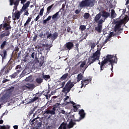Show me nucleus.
Returning <instances> with one entry per match:
<instances>
[{
	"label": "nucleus",
	"mask_w": 129,
	"mask_h": 129,
	"mask_svg": "<svg viewBox=\"0 0 129 129\" xmlns=\"http://www.w3.org/2000/svg\"><path fill=\"white\" fill-rule=\"evenodd\" d=\"M117 57L116 55H107L106 57L101 62H99V64L100 65V71H103L104 69V66L106 63L109 62V65H111V70L112 71L113 69V64L117 63Z\"/></svg>",
	"instance_id": "nucleus-1"
},
{
	"label": "nucleus",
	"mask_w": 129,
	"mask_h": 129,
	"mask_svg": "<svg viewBox=\"0 0 129 129\" xmlns=\"http://www.w3.org/2000/svg\"><path fill=\"white\" fill-rule=\"evenodd\" d=\"M99 40L97 41V42L96 43V45H97V50L95 52L93 53L92 55L88 58V63L90 64H92V63H94L95 61L98 60L100 59L101 56V49L102 48L103 45L100 44L99 45Z\"/></svg>",
	"instance_id": "nucleus-2"
},
{
	"label": "nucleus",
	"mask_w": 129,
	"mask_h": 129,
	"mask_svg": "<svg viewBox=\"0 0 129 129\" xmlns=\"http://www.w3.org/2000/svg\"><path fill=\"white\" fill-rule=\"evenodd\" d=\"M66 82L65 81H61L60 82L59 84L60 88H63L61 92H63V93H64L65 96L68 95V94L71 90L72 88H73V87H74L75 86L74 83L73 82H71V80H69V81H68L66 84Z\"/></svg>",
	"instance_id": "nucleus-3"
},
{
	"label": "nucleus",
	"mask_w": 129,
	"mask_h": 129,
	"mask_svg": "<svg viewBox=\"0 0 129 129\" xmlns=\"http://www.w3.org/2000/svg\"><path fill=\"white\" fill-rule=\"evenodd\" d=\"M95 0H83L79 4L81 9L85 8V7H92L95 5Z\"/></svg>",
	"instance_id": "nucleus-4"
},
{
	"label": "nucleus",
	"mask_w": 129,
	"mask_h": 129,
	"mask_svg": "<svg viewBox=\"0 0 129 129\" xmlns=\"http://www.w3.org/2000/svg\"><path fill=\"white\" fill-rule=\"evenodd\" d=\"M11 16H9L8 17H5L4 21H3V24L1 25V29H5V28H9V30H11L12 26L10 25L11 23Z\"/></svg>",
	"instance_id": "nucleus-5"
},
{
	"label": "nucleus",
	"mask_w": 129,
	"mask_h": 129,
	"mask_svg": "<svg viewBox=\"0 0 129 129\" xmlns=\"http://www.w3.org/2000/svg\"><path fill=\"white\" fill-rule=\"evenodd\" d=\"M75 118V116L74 115H71V114H69L67 117V122H68L69 120H70V122L67 125V127L69 128H73L75 126V125H76V122H79L80 120L77 119H73V118Z\"/></svg>",
	"instance_id": "nucleus-6"
},
{
	"label": "nucleus",
	"mask_w": 129,
	"mask_h": 129,
	"mask_svg": "<svg viewBox=\"0 0 129 129\" xmlns=\"http://www.w3.org/2000/svg\"><path fill=\"white\" fill-rule=\"evenodd\" d=\"M57 106L54 105L52 110L49 108L45 109L44 111H42L43 115L45 117H48L49 114L52 116L53 115L55 114V111H56Z\"/></svg>",
	"instance_id": "nucleus-7"
},
{
	"label": "nucleus",
	"mask_w": 129,
	"mask_h": 129,
	"mask_svg": "<svg viewBox=\"0 0 129 129\" xmlns=\"http://www.w3.org/2000/svg\"><path fill=\"white\" fill-rule=\"evenodd\" d=\"M119 21H117L115 22L116 25L114 26V31L116 34H119L121 30V26L124 24V20L119 19Z\"/></svg>",
	"instance_id": "nucleus-8"
},
{
	"label": "nucleus",
	"mask_w": 129,
	"mask_h": 129,
	"mask_svg": "<svg viewBox=\"0 0 129 129\" xmlns=\"http://www.w3.org/2000/svg\"><path fill=\"white\" fill-rule=\"evenodd\" d=\"M9 28H5L3 29L4 30L1 32V38L3 39L4 38V40H9V37L10 35V31L9 30Z\"/></svg>",
	"instance_id": "nucleus-9"
},
{
	"label": "nucleus",
	"mask_w": 129,
	"mask_h": 129,
	"mask_svg": "<svg viewBox=\"0 0 129 129\" xmlns=\"http://www.w3.org/2000/svg\"><path fill=\"white\" fill-rule=\"evenodd\" d=\"M30 2L29 1H28V2H26V4L23 5V7L21 9V13H23V12H24V14H23V15H24V16H25V15L28 16L29 15V11L28 10H27V9L28 8L29 6H30Z\"/></svg>",
	"instance_id": "nucleus-10"
},
{
	"label": "nucleus",
	"mask_w": 129,
	"mask_h": 129,
	"mask_svg": "<svg viewBox=\"0 0 129 129\" xmlns=\"http://www.w3.org/2000/svg\"><path fill=\"white\" fill-rule=\"evenodd\" d=\"M20 3V0H10V6H13V5H14L13 13L15 11H17L18 10V6H19Z\"/></svg>",
	"instance_id": "nucleus-11"
},
{
	"label": "nucleus",
	"mask_w": 129,
	"mask_h": 129,
	"mask_svg": "<svg viewBox=\"0 0 129 129\" xmlns=\"http://www.w3.org/2000/svg\"><path fill=\"white\" fill-rule=\"evenodd\" d=\"M104 22V21H103V19L101 18V19H100L99 22H98L97 26L95 27V29L97 32L99 33H101V30H102L103 28V25L102 24Z\"/></svg>",
	"instance_id": "nucleus-12"
},
{
	"label": "nucleus",
	"mask_w": 129,
	"mask_h": 129,
	"mask_svg": "<svg viewBox=\"0 0 129 129\" xmlns=\"http://www.w3.org/2000/svg\"><path fill=\"white\" fill-rule=\"evenodd\" d=\"M15 70H17V72L10 76L11 78H16L17 76H18V75L21 72H22V68L20 64H19L16 67Z\"/></svg>",
	"instance_id": "nucleus-13"
},
{
	"label": "nucleus",
	"mask_w": 129,
	"mask_h": 129,
	"mask_svg": "<svg viewBox=\"0 0 129 129\" xmlns=\"http://www.w3.org/2000/svg\"><path fill=\"white\" fill-rule=\"evenodd\" d=\"M46 34H47V38L50 39L52 40H55L57 38L58 34L57 32H54L52 34L51 33H49V32H46Z\"/></svg>",
	"instance_id": "nucleus-14"
},
{
	"label": "nucleus",
	"mask_w": 129,
	"mask_h": 129,
	"mask_svg": "<svg viewBox=\"0 0 129 129\" xmlns=\"http://www.w3.org/2000/svg\"><path fill=\"white\" fill-rule=\"evenodd\" d=\"M74 47V43L73 42H67L64 44V48L68 51H70L73 49Z\"/></svg>",
	"instance_id": "nucleus-15"
},
{
	"label": "nucleus",
	"mask_w": 129,
	"mask_h": 129,
	"mask_svg": "<svg viewBox=\"0 0 129 129\" xmlns=\"http://www.w3.org/2000/svg\"><path fill=\"white\" fill-rule=\"evenodd\" d=\"M21 13H22V12H21V9L20 11H18L17 12H15V13H12V19L14 21L20 19L21 17Z\"/></svg>",
	"instance_id": "nucleus-16"
},
{
	"label": "nucleus",
	"mask_w": 129,
	"mask_h": 129,
	"mask_svg": "<svg viewBox=\"0 0 129 129\" xmlns=\"http://www.w3.org/2000/svg\"><path fill=\"white\" fill-rule=\"evenodd\" d=\"M12 95V91H11V90H9L8 91H7L6 93H5V95H4L3 96L1 97V101H2V99H9V98H10Z\"/></svg>",
	"instance_id": "nucleus-17"
},
{
	"label": "nucleus",
	"mask_w": 129,
	"mask_h": 129,
	"mask_svg": "<svg viewBox=\"0 0 129 129\" xmlns=\"http://www.w3.org/2000/svg\"><path fill=\"white\" fill-rule=\"evenodd\" d=\"M92 79L91 78H88L86 80H82V86H86L87 84H89V83L91 82Z\"/></svg>",
	"instance_id": "nucleus-18"
},
{
	"label": "nucleus",
	"mask_w": 129,
	"mask_h": 129,
	"mask_svg": "<svg viewBox=\"0 0 129 129\" xmlns=\"http://www.w3.org/2000/svg\"><path fill=\"white\" fill-rule=\"evenodd\" d=\"M79 114H80V119L78 120L80 121L82 118H84L86 115L85 112L83 109L80 110L79 112Z\"/></svg>",
	"instance_id": "nucleus-19"
},
{
	"label": "nucleus",
	"mask_w": 129,
	"mask_h": 129,
	"mask_svg": "<svg viewBox=\"0 0 129 129\" xmlns=\"http://www.w3.org/2000/svg\"><path fill=\"white\" fill-rule=\"evenodd\" d=\"M122 11V14L119 17L118 19L119 20H124V22L125 21V13L126 11V9H120V11Z\"/></svg>",
	"instance_id": "nucleus-20"
},
{
	"label": "nucleus",
	"mask_w": 129,
	"mask_h": 129,
	"mask_svg": "<svg viewBox=\"0 0 129 129\" xmlns=\"http://www.w3.org/2000/svg\"><path fill=\"white\" fill-rule=\"evenodd\" d=\"M102 16L104 18L103 19V21H104H104H105L106 18H108V17H109V16H110V13H108L107 12H103Z\"/></svg>",
	"instance_id": "nucleus-21"
},
{
	"label": "nucleus",
	"mask_w": 129,
	"mask_h": 129,
	"mask_svg": "<svg viewBox=\"0 0 129 129\" xmlns=\"http://www.w3.org/2000/svg\"><path fill=\"white\" fill-rule=\"evenodd\" d=\"M38 94H39V92H38V93L35 94V95L36 96L34 97L33 99H29V101L28 102V103H34V102L36 101V100H37V99H39V97H37V95H38Z\"/></svg>",
	"instance_id": "nucleus-22"
},
{
	"label": "nucleus",
	"mask_w": 129,
	"mask_h": 129,
	"mask_svg": "<svg viewBox=\"0 0 129 129\" xmlns=\"http://www.w3.org/2000/svg\"><path fill=\"white\" fill-rule=\"evenodd\" d=\"M102 16V15L101 13H98V14H97V15L95 16V17L94 18L95 22L97 23H98Z\"/></svg>",
	"instance_id": "nucleus-23"
},
{
	"label": "nucleus",
	"mask_w": 129,
	"mask_h": 129,
	"mask_svg": "<svg viewBox=\"0 0 129 129\" xmlns=\"http://www.w3.org/2000/svg\"><path fill=\"white\" fill-rule=\"evenodd\" d=\"M69 76L68 73H66L65 74H63L60 79L58 80V82H61V81H62V80H66V79L68 78Z\"/></svg>",
	"instance_id": "nucleus-24"
},
{
	"label": "nucleus",
	"mask_w": 129,
	"mask_h": 129,
	"mask_svg": "<svg viewBox=\"0 0 129 129\" xmlns=\"http://www.w3.org/2000/svg\"><path fill=\"white\" fill-rule=\"evenodd\" d=\"M8 56L7 54V51L6 50H3V53L1 54V56L2 57V62L3 63L4 62V59H6V56Z\"/></svg>",
	"instance_id": "nucleus-25"
},
{
	"label": "nucleus",
	"mask_w": 129,
	"mask_h": 129,
	"mask_svg": "<svg viewBox=\"0 0 129 129\" xmlns=\"http://www.w3.org/2000/svg\"><path fill=\"white\" fill-rule=\"evenodd\" d=\"M81 63V64H80ZM78 64H80V69H81V70L82 73H83V72H82V69H84L85 66V65L86 64V61H83V62H82V61H80V62H79L78 63Z\"/></svg>",
	"instance_id": "nucleus-26"
},
{
	"label": "nucleus",
	"mask_w": 129,
	"mask_h": 129,
	"mask_svg": "<svg viewBox=\"0 0 129 129\" xmlns=\"http://www.w3.org/2000/svg\"><path fill=\"white\" fill-rule=\"evenodd\" d=\"M32 20V17H28V20L26 21V22L25 23L24 27V28H26V27H28L29 25H30V22H31Z\"/></svg>",
	"instance_id": "nucleus-27"
},
{
	"label": "nucleus",
	"mask_w": 129,
	"mask_h": 129,
	"mask_svg": "<svg viewBox=\"0 0 129 129\" xmlns=\"http://www.w3.org/2000/svg\"><path fill=\"white\" fill-rule=\"evenodd\" d=\"M54 6V4H52L51 6H48V8H47V14H49L52 10H53V7Z\"/></svg>",
	"instance_id": "nucleus-28"
},
{
	"label": "nucleus",
	"mask_w": 129,
	"mask_h": 129,
	"mask_svg": "<svg viewBox=\"0 0 129 129\" xmlns=\"http://www.w3.org/2000/svg\"><path fill=\"white\" fill-rule=\"evenodd\" d=\"M27 87V89H34V88H35V85L33 84H29V83H27V84H26Z\"/></svg>",
	"instance_id": "nucleus-29"
},
{
	"label": "nucleus",
	"mask_w": 129,
	"mask_h": 129,
	"mask_svg": "<svg viewBox=\"0 0 129 129\" xmlns=\"http://www.w3.org/2000/svg\"><path fill=\"white\" fill-rule=\"evenodd\" d=\"M68 126L67 125V122H62L61 123L59 127V129H68L67 128V126Z\"/></svg>",
	"instance_id": "nucleus-30"
},
{
	"label": "nucleus",
	"mask_w": 129,
	"mask_h": 129,
	"mask_svg": "<svg viewBox=\"0 0 129 129\" xmlns=\"http://www.w3.org/2000/svg\"><path fill=\"white\" fill-rule=\"evenodd\" d=\"M116 17V13L115 12V10L114 9L111 10V18H114Z\"/></svg>",
	"instance_id": "nucleus-31"
},
{
	"label": "nucleus",
	"mask_w": 129,
	"mask_h": 129,
	"mask_svg": "<svg viewBox=\"0 0 129 129\" xmlns=\"http://www.w3.org/2000/svg\"><path fill=\"white\" fill-rule=\"evenodd\" d=\"M8 44V42H7V40H5L2 42L1 45V48L2 49H4L5 48V46L7 45V44Z\"/></svg>",
	"instance_id": "nucleus-32"
},
{
	"label": "nucleus",
	"mask_w": 129,
	"mask_h": 129,
	"mask_svg": "<svg viewBox=\"0 0 129 129\" xmlns=\"http://www.w3.org/2000/svg\"><path fill=\"white\" fill-rule=\"evenodd\" d=\"M81 107V105H77V103H75V105L74 106V111L76 112L78 111V109Z\"/></svg>",
	"instance_id": "nucleus-33"
},
{
	"label": "nucleus",
	"mask_w": 129,
	"mask_h": 129,
	"mask_svg": "<svg viewBox=\"0 0 129 129\" xmlns=\"http://www.w3.org/2000/svg\"><path fill=\"white\" fill-rule=\"evenodd\" d=\"M83 78V75H82L81 73L78 74L77 76V82H80V80H82Z\"/></svg>",
	"instance_id": "nucleus-34"
},
{
	"label": "nucleus",
	"mask_w": 129,
	"mask_h": 129,
	"mask_svg": "<svg viewBox=\"0 0 129 129\" xmlns=\"http://www.w3.org/2000/svg\"><path fill=\"white\" fill-rule=\"evenodd\" d=\"M59 13H60V11L57 12L56 13H55L52 16V19L55 20L56 18H58V15H59Z\"/></svg>",
	"instance_id": "nucleus-35"
},
{
	"label": "nucleus",
	"mask_w": 129,
	"mask_h": 129,
	"mask_svg": "<svg viewBox=\"0 0 129 129\" xmlns=\"http://www.w3.org/2000/svg\"><path fill=\"white\" fill-rule=\"evenodd\" d=\"M43 78H36V82L37 83V84H41V83L43 82Z\"/></svg>",
	"instance_id": "nucleus-36"
},
{
	"label": "nucleus",
	"mask_w": 129,
	"mask_h": 129,
	"mask_svg": "<svg viewBox=\"0 0 129 129\" xmlns=\"http://www.w3.org/2000/svg\"><path fill=\"white\" fill-rule=\"evenodd\" d=\"M11 126L9 125H1V129H10Z\"/></svg>",
	"instance_id": "nucleus-37"
},
{
	"label": "nucleus",
	"mask_w": 129,
	"mask_h": 129,
	"mask_svg": "<svg viewBox=\"0 0 129 129\" xmlns=\"http://www.w3.org/2000/svg\"><path fill=\"white\" fill-rule=\"evenodd\" d=\"M50 78V76H49V75H43L42 76V79H44L45 80H48Z\"/></svg>",
	"instance_id": "nucleus-38"
},
{
	"label": "nucleus",
	"mask_w": 129,
	"mask_h": 129,
	"mask_svg": "<svg viewBox=\"0 0 129 129\" xmlns=\"http://www.w3.org/2000/svg\"><path fill=\"white\" fill-rule=\"evenodd\" d=\"M88 63H89V64L88 66L85 64V66H84V69H82V71L83 72V74H84V72H85V70H86V69H87V68L88 67V66L89 65V59H88ZM90 65H91V64H90Z\"/></svg>",
	"instance_id": "nucleus-39"
},
{
	"label": "nucleus",
	"mask_w": 129,
	"mask_h": 129,
	"mask_svg": "<svg viewBox=\"0 0 129 129\" xmlns=\"http://www.w3.org/2000/svg\"><path fill=\"white\" fill-rule=\"evenodd\" d=\"M90 15L88 13H85L83 16L85 19H88L90 18Z\"/></svg>",
	"instance_id": "nucleus-40"
},
{
	"label": "nucleus",
	"mask_w": 129,
	"mask_h": 129,
	"mask_svg": "<svg viewBox=\"0 0 129 129\" xmlns=\"http://www.w3.org/2000/svg\"><path fill=\"white\" fill-rule=\"evenodd\" d=\"M44 61H45L44 58H42V59H40L39 60V66H42V65L44 63Z\"/></svg>",
	"instance_id": "nucleus-41"
},
{
	"label": "nucleus",
	"mask_w": 129,
	"mask_h": 129,
	"mask_svg": "<svg viewBox=\"0 0 129 129\" xmlns=\"http://www.w3.org/2000/svg\"><path fill=\"white\" fill-rule=\"evenodd\" d=\"M43 46H45V47H46L47 49H50V48H51L52 44L51 43H50V44H48V43H47L46 44H44Z\"/></svg>",
	"instance_id": "nucleus-42"
},
{
	"label": "nucleus",
	"mask_w": 129,
	"mask_h": 129,
	"mask_svg": "<svg viewBox=\"0 0 129 129\" xmlns=\"http://www.w3.org/2000/svg\"><path fill=\"white\" fill-rule=\"evenodd\" d=\"M80 29L81 31H85V29H86V26H85L84 25H81L80 26Z\"/></svg>",
	"instance_id": "nucleus-43"
},
{
	"label": "nucleus",
	"mask_w": 129,
	"mask_h": 129,
	"mask_svg": "<svg viewBox=\"0 0 129 129\" xmlns=\"http://www.w3.org/2000/svg\"><path fill=\"white\" fill-rule=\"evenodd\" d=\"M44 11V8H42V9H41L40 10V13H39V16H40V17H42L43 13Z\"/></svg>",
	"instance_id": "nucleus-44"
},
{
	"label": "nucleus",
	"mask_w": 129,
	"mask_h": 129,
	"mask_svg": "<svg viewBox=\"0 0 129 129\" xmlns=\"http://www.w3.org/2000/svg\"><path fill=\"white\" fill-rule=\"evenodd\" d=\"M114 32H110V33L109 34L108 37L109 39L111 38L112 37H114Z\"/></svg>",
	"instance_id": "nucleus-45"
},
{
	"label": "nucleus",
	"mask_w": 129,
	"mask_h": 129,
	"mask_svg": "<svg viewBox=\"0 0 129 129\" xmlns=\"http://www.w3.org/2000/svg\"><path fill=\"white\" fill-rule=\"evenodd\" d=\"M36 120V118H34L33 119H30V122L31 123V125H34L35 123V121Z\"/></svg>",
	"instance_id": "nucleus-46"
},
{
	"label": "nucleus",
	"mask_w": 129,
	"mask_h": 129,
	"mask_svg": "<svg viewBox=\"0 0 129 129\" xmlns=\"http://www.w3.org/2000/svg\"><path fill=\"white\" fill-rule=\"evenodd\" d=\"M49 92H50V91L48 90V92H47V94L45 95V97L47 99H49V98H50V96H51V95H49Z\"/></svg>",
	"instance_id": "nucleus-47"
},
{
	"label": "nucleus",
	"mask_w": 129,
	"mask_h": 129,
	"mask_svg": "<svg viewBox=\"0 0 129 129\" xmlns=\"http://www.w3.org/2000/svg\"><path fill=\"white\" fill-rule=\"evenodd\" d=\"M67 31V32H68L69 33H71V34L73 33V31L71 30V28H70V26L68 27Z\"/></svg>",
	"instance_id": "nucleus-48"
},
{
	"label": "nucleus",
	"mask_w": 129,
	"mask_h": 129,
	"mask_svg": "<svg viewBox=\"0 0 129 129\" xmlns=\"http://www.w3.org/2000/svg\"><path fill=\"white\" fill-rule=\"evenodd\" d=\"M126 6H127V8L128 9V13L129 15V0H127L125 4Z\"/></svg>",
	"instance_id": "nucleus-49"
},
{
	"label": "nucleus",
	"mask_w": 129,
	"mask_h": 129,
	"mask_svg": "<svg viewBox=\"0 0 129 129\" xmlns=\"http://www.w3.org/2000/svg\"><path fill=\"white\" fill-rule=\"evenodd\" d=\"M38 36L37 34H35V36L33 38V41L35 42L37 40Z\"/></svg>",
	"instance_id": "nucleus-50"
},
{
	"label": "nucleus",
	"mask_w": 129,
	"mask_h": 129,
	"mask_svg": "<svg viewBox=\"0 0 129 129\" xmlns=\"http://www.w3.org/2000/svg\"><path fill=\"white\" fill-rule=\"evenodd\" d=\"M96 45V42L91 44V47L92 48H94Z\"/></svg>",
	"instance_id": "nucleus-51"
},
{
	"label": "nucleus",
	"mask_w": 129,
	"mask_h": 129,
	"mask_svg": "<svg viewBox=\"0 0 129 129\" xmlns=\"http://www.w3.org/2000/svg\"><path fill=\"white\" fill-rule=\"evenodd\" d=\"M79 43H76V49L79 52Z\"/></svg>",
	"instance_id": "nucleus-52"
},
{
	"label": "nucleus",
	"mask_w": 129,
	"mask_h": 129,
	"mask_svg": "<svg viewBox=\"0 0 129 129\" xmlns=\"http://www.w3.org/2000/svg\"><path fill=\"white\" fill-rule=\"evenodd\" d=\"M22 89L23 90H27L28 89V87L27 85H24L22 87Z\"/></svg>",
	"instance_id": "nucleus-53"
},
{
	"label": "nucleus",
	"mask_w": 129,
	"mask_h": 129,
	"mask_svg": "<svg viewBox=\"0 0 129 129\" xmlns=\"http://www.w3.org/2000/svg\"><path fill=\"white\" fill-rule=\"evenodd\" d=\"M25 76V72H22V73H21V74L20 76V78H22V77Z\"/></svg>",
	"instance_id": "nucleus-54"
},
{
	"label": "nucleus",
	"mask_w": 129,
	"mask_h": 129,
	"mask_svg": "<svg viewBox=\"0 0 129 129\" xmlns=\"http://www.w3.org/2000/svg\"><path fill=\"white\" fill-rule=\"evenodd\" d=\"M40 18V14L39 15H38L36 18H35V21H38V20Z\"/></svg>",
	"instance_id": "nucleus-55"
},
{
	"label": "nucleus",
	"mask_w": 129,
	"mask_h": 129,
	"mask_svg": "<svg viewBox=\"0 0 129 129\" xmlns=\"http://www.w3.org/2000/svg\"><path fill=\"white\" fill-rule=\"evenodd\" d=\"M37 126L38 127H41V126H42V122H38Z\"/></svg>",
	"instance_id": "nucleus-56"
},
{
	"label": "nucleus",
	"mask_w": 129,
	"mask_h": 129,
	"mask_svg": "<svg viewBox=\"0 0 129 129\" xmlns=\"http://www.w3.org/2000/svg\"><path fill=\"white\" fill-rule=\"evenodd\" d=\"M21 1V4H24V3H26L27 0H20Z\"/></svg>",
	"instance_id": "nucleus-57"
},
{
	"label": "nucleus",
	"mask_w": 129,
	"mask_h": 129,
	"mask_svg": "<svg viewBox=\"0 0 129 129\" xmlns=\"http://www.w3.org/2000/svg\"><path fill=\"white\" fill-rule=\"evenodd\" d=\"M31 77L29 76L28 77H27L26 79H25L26 81H30L31 80Z\"/></svg>",
	"instance_id": "nucleus-58"
},
{
	"label": "nucleus",
	"mask_w": 129,
	"mask_h": 129,
	"mask_svg": "<svg viewBox=\"0 0 129 129\" xmlns=\"http://www.w3.org/2000/svg\"><path fill=\"white\" fill-rule=\"evenodd\" d=\"M55 129V126H54V125H50L48 126V129Z\"/></svg>",
	"instance_id": "nucleus-59"
},
{
	"label": "nucleus",
	"mask_w": 129,
	"mask_h": 129,
	"mask_svg": "<svg viewBox=\"0 0 129 129\" xmlns=\"http://www.w3.org/2000/svg\"><path fill=\"white\" fill-rule=\"evenodd\" d=\"M47 21H48L47 19H45V20H44V21H43V25H46V24H47Z\"/></svg>",
	"instance_id": "nucleus-60"
},
{
	"label": "nucleus",
	"mask_w": 129,
	"mask_h": 129,
	"mask_svg": "<svg viewBox=\"0 0 129 129\" xmlns=\"http://www.w3.org/2000/svg\"><path fill=\"white\" fill-rule=\"evenodd\" d=\"M75 13H76V14H80V11L79 10V9H77V10H76V11H75Z\"/></svg>",
	"instance_id": "nucleus-61"
},
{
	"label": "nucleus",
	"mask_w": 129,
	"mask_h": 129,
	"mask_svg": "<svg viewBox=\"0 0 129 129\" xmlns=\"http://www.w3.org/2000/svg\"><path fill=\"white\" fill-rule=\"evenodd\" d=\"M15 51H16V52H19V47H15Z\"/></svg>",
	"instance_id": "nucleus-62"
},
{
	"label": "nucleus",
	"mask_w": 129,
	"mask_h": 129,
	"mask_svg": "<svg viewBox=\"0 0 129 129\" xmlns=\"http://www.w3.org/2000/svg\"><path fill=\"white\" fill-rule=\"evenodd\" d=\"M43 32H41V33L39 35V37H41V38H42V37L43 36Z\"/></svg>",
	"instance_id": "nucleus-63"
},
{
	"label": "nucleus",
	"mask_w": 129,
	"mask_h": 129,
	"mask_svg": "<svg viewBox=\"0 0 129 129\" xmlns=\"http://www.w3.org/2000/svg\"><path fill=\"white\" fill-rule=\"evenodd\" d=\"M13 127L14 128V129H18V125H14Z\"/></svg>",
	"instance_id": "nucleus-64"
}]
</instances>
